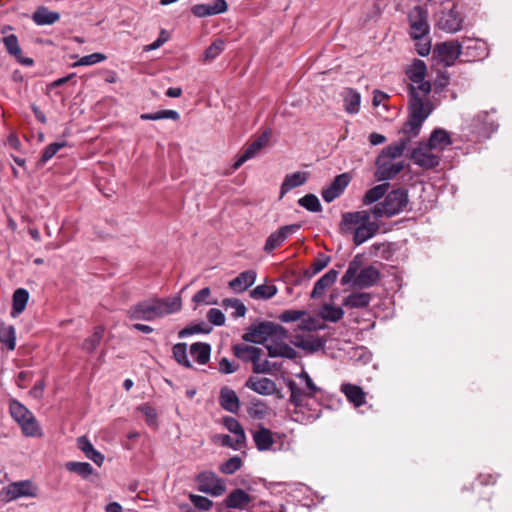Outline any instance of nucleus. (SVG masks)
<instances>
[{
	"label": "nucleus",
	"mask_w": 512,
	"mask_h": 512,
	"mask_svg": "<svg viewBox=\"0 0 512 512\" xmlns=\"http://www.w3.org/2000/svg\"><path fill=\"white\" fill-rule=\"evenodd\" d=\"M223 425L227 430L234 434L237 443H246V436L240 422L230 416L223 418Z\"/></svg>",
	"instance_id": "obj_42"
},
{
	"label": "nucleus",
	"mask_w": 512,
	"mask_h": 512,
	"mask_svg": "<svg viewBox=\"0 0 512 512\" xmlns=\"http://www.w3.org/2000/svg\"><path fill=\"white\" fill-rule=\"evenodd\" d=\"M60 19L58 12L50 11L45 6L38 7L32 14V20L39 26L52 25Z\"/></svg>",
	"instance_id": "obj_33"
},
{
	"label": "nucleus",
	"mask_w": 512,
	"mask_h": 512,
	"mask_svg": "<svg viewBox=\"0 0 512 512\" xmlns=\"http://www.w3.org/2000/svg\"><path fill=\"white\" fill-rule=\"evenodd\" d=\"M331 258L324 254L318 253L317 257L311 263L308 270H306L305 275L308 277H312L326 268L330 262Z\"/></svg>",
	"instance_id": "obj_46"
},
{
	"label": "nucleus",
	"mask_w": 512,
	"mask_h": 512,
	"mask_svg": "<svg viewBox=\"0 0 512 512\" xmlns=\"http://www.w3.org/2000/svg\"><path fill=\"white\" fill-rule=\"evenodd\" d=\"M9 409L12 418L20 425L22 433L25 436H42V430L37 419L23 404L19 401L13 400L10 403Z\"/></svg>",
	"instance_id": "obj_4"
},
{
	"label": "nucleus",
	"mask_w": 512,
	"mask_h": 512,
	"mask_svg": "<svg viewBox=\"0 0 512 512\" xmlns=\"http://www.w3.org/2000/svg\"><path fill=\"white\" fill-rule=\"evenodd\" d=\"M270 132H263L257 139H255L242 153V155L237 159L234 163L233 168L238 169L241 165H243L247 160L255 157L262 148H264L269 141Z\"/></svg>",
	"instance_id": "obj_16"
},
{
	"label": "nucleus",
	"mask_w": 512,
	"mask_h": 512,
	"mask_svg": "<svg viewBox=\"0 0 512 512\" xmlns=\"http://www.w3.org/2000/svg\"><path fill=\"white\" fill-rule=\"evenodd\" d=\"M434 54L445 66H452L457 58L462 56L461 45L458 40H450L435 45Z\"/></svg>",
	"instance_id": "obj_11"
},
{
	"label": "nucleus",
	"mask_w": 512,
	"mask_h": 512,
	"mask_svg": "<svg viewBox=\"0 0 512 512\" xmlns=\"http://www.w3.org/2000/svg\"><path fill=\"white\" fill-rule=\"evenodd\" d=\"M277 293V287L275 285H258L250 291V296L253 299H271Z\"/></svg>",
	"instance_id": "obj_47"
},
{
	"label": "nucleus",
	"mask_w": 512,
	"mask_h": 512,
	"mask_svg": "<svg viewBox=\"0 0 512 512\" xmlns=\"http://www.w3.org/2000/svg\"><path fill=\"white\" fill-rule=\"evenodd\" d=\"M319 315L325 321L338 322L343 318L344 311L341 307L324 304L320 309Z\"/></svg>",
	"instance_id": "obj_44"
},
{
	"label": "nucleus",
	"mask_w": 512,
	"mask_h": 512,
	"mask_svg": "<svg viewBox=\"0 0 512 512\" xmlns=\"http://www.w3.org/2000/svg\"><path fill=\"white\" fill-rule=\"evenodd\" d=\"M253 501L254 497L240 488L234 489L225 498V504L228 508L240 510L248 509Z\"/></svg>",
	"instance_id": "obj_19"
},
{
	"label": "nucleus",
	"mask_w": 512,
	"mask_h": 512,
	"mask_svg": "<svg viewBox=\"0 0 512 512\" xmlns=\"http://www.w3.org/2000/svg\"><path fill=\"white\" fill-rule=\"evenodd\" d=\"M376 164L377 170L375 172V178L378 181L393 179L404 169L402 162L393 163L391 161H383L382 156L377 159Z\"/></svg>",
	"instance_id": "obj_18"
},
{
	"label": "nucleus",
	"mask_w": 512,
	"mask_h": 512,
	"mask_svg": "<svg viewBox=\"0 0 512 512\" xmlns=\"http://www.w3.org/2000/svg\"><path fill=\"white\" fill-rule=\"evenodd\" d=\"M337 277L338 271L335 269L329 270L322 277H320L314 285V288L311 292V298L317 299L321 297L325 290L335 283Z\"/></svg>",
	"instance_id": "obj_31"
},
{
	"label": "nucleus",
	"mask_w": 512,
	"mask_h": 512,
	"mask_svg": "<svg viewBox=\"0 0 512 512\" xmlns=\"http://www.w3.org/2000/svg\"><path fill=\"white\" fill-rule=\"evenodd\" d=\"M464 61L474 62L485 58L488 55L486 43L477 38L464 37L460 42Z\"/></svg>",
	"instance_id": "obj_9"
},
{
	"label": "nucleus",
	"mask_w": 512,
	"mask_h": 512,
	"mask_svg": "<svg viewBox=\"0 0 512 512\" xmlns=\"http://www.w3.org/2000/svg\"><path fill=\"white\" fill-rule=\"evenodd\" d=\"M104 332L105 327L103 325H98L94 327L92 335L83 341L82 349L87 353H93L99 346L103 338Z\"/></svg>",
	"instance_id": "obj_41"
},
{
	"label": "nucleus",
	"mask_w": 512,
	"mask_h": 512,
	"mask_svg": "<svg viewBox=\"0 0 512 512\" xmlns=\"http://www.w3.org/2000/svg\"><path fill=\"white\" fill-rule=\"evenodd\" d=\"M301 228L300 224L284 225L271 233L264 244L263 250L271 254L274 250L281 247L283 243Z\"/></svg>",
	"instance_id": "obj_10"
},
{
	"label": "nucleus",
	"mask_w": 512,
	"mask_h": 512,
	"mask_svg": "<svg viewBox=\"0 0 512 512\" xmlns=\"http://www.w3.org/2000/svg\"><path fill=\"white\" fill-rule=\"evenodd\" d=\"M386 211L392 217L405 210L409 203L408 192L404 188L393 189L384 198Z\"/></svg>",
	"instance_id": "obj_12"
},
{
	"label": "nucleus",
	"mask_w": 512,
	"mask_h": 512,
	"mask_svg": "<svg viewBox=\"0 0 512 512\" xmlns=\"http://www.w3.org/2000/svg\"><path fill=\"white\" fill-rule=\"evenodd\" d=\"M388 188L389 183H383L372 187L365 193L363 197V204L370 205L377 202L386 195Z\"/></svg>",
	"instance_id": "obj_43"
},
{
	"label": "nucleus",
	"mask_w": 512,
	"mask_h": 512,
	"mask_svg": "<svg viewBox=\"0 0 512 512\" xmlns=\"http://www.w3.org/2000/svg\"><path fill=\"white\" fill-rule=\"evenodd\" d=\"M222 305L226 309L229 307L234 309V312L232 313L234 318L243 317L246 313L245 305L238 299H224L222 301Z\"/></svg>",
	"instance_id": "obj_57"
},
{
	"label": "nucleus",
	"mask_w": 512,
	"mask_h": 512,
	"mask_svg": "<svg viewBox=\"0 0 512 512\" xmlns=\"http://www.w3.org/2000/svg\"><path fill=\"white\" fill-rule=\"evenodd\" d=\"M245 386L260 395H272L276 391V383L265 377H249Z\"/></svg>",
	"instance_id": "obj_26"
},
{
	"label": "nucleus",
	"mask_w": 512,
	"mask_h": 512,
	"mask_svg": "<svg viewBox=\"0 0 512 512\" xmlns=\"http://www.w3.org/2000/svg\"><path fill=\"white\" fill-rule=\"evenodd\" d=\"M286 386L290 391L289 402L295 408L305 407L306 406L305 399L308 398L307 389L306 390L301 389L297 385V383L292 379L286 380Z\"/></svg>",
	"instance_id": "obj_32"
},
{
	"label": "nucleus",
	"mask_w": 512,
	"mask_h": 512,
	"mask_svg": "<svg viewBox=\"0 0 512 512\" xmlns=\"http://www.w3.org/2000/svg\"><path fill=\"white\" fill-rule=\"evenodd\" d=\"M173 358L175 361L184 366L185 368H192V364L187 356V345L186 343H177L172 348Z\"/></svg>",
	"instance_id": "obj_48"
},
{
	"label": "nucleus",
	"mask_w": 512,
	"mask_h": 512,
	"mask_svg": "<svg viewBox=\"0 0 512 512\" xmlns=\"http://www.w3.org/2000/svg\"><path fill=\"white\" fill-rule=\"evenodd\" d=\"M3 43L7 52L14 56L16 60L26 66H32L34 64V60L29 57H24L22 55V50L18 43V38L14 34H10L3 38Z\"/></svg>",
	"instance_id": "obj_27"
},
{
	"label": "nucleus",
	"mask_w": 512,
	"mask_h": 512,
	"mask_svg": "<svg viewBox=\"0 0 512 512\" xmlns=\"http://www.w3.org/2000/svg\"><path fill=\"white\" fill-rule=\"evenodd\" d=\"M422 142L425 143L428 148L434 149L438 153L444 151L452 143L449 133L442 128L434 129L429 139Z\"/></svg>",
	"instance_id": "obj_21"
},
{
	"label": "nucleus",
	"mask_w": 512,
	"mask_h": 512,
	"mask_svg": "<svg viewBox=\"0 0 512 512\" xmlns=\"http://www.w3.org/2000/svg\"><path fill=\"white\" fill-rule=\"evenodd\" d=\"M363 263L362 255L358 254L356 255L349 263L348 268L345 272V274L341 278V284L347 285L351 282L354 283L355 278L357 277L358 273L361 271V266Z\"/></svg>",
	"instance_id": "obj_40"
},
{
	"label": "nucleus",
	"mask_w": 512,
	"mask_h": 512,
	"mask_svg": "<svg viewBox=\"0 0 512 512\" xmlns=\"http://www.w3.org/2000/svg\"><path fill=\"white\" fill-rule=\"evenodd\" d=\"M36 488L32 485V482H11L6 488H4L0 496L3 501L9 502L22 496H36Z\"/></svg>",
	"instance_id": "obj_13"
},
{
	"label": "nucleus",
	"mask_w": 512,
	"mask_h": 512,
	"mask_svg": "<svg viewBox=\"0 0 512 512\" xmlns=\"http://www.w3.org/2000/svg\"><path fill=\"white\" fill-rule=\"evenodd\" d=\"M241 467V459L237 456L229 458L220 465V471L224 474H233Z\"/></svg>",
	"instance_id": "obj_62"
},
{
	"label": "nucleus",
	"mask_w": 512,
	"mask_h": 512,
	"mask_svg": "<svg viewBox=\"0 0 512 512\" xmlns=\"http://www.w3.org/2000/svg\"><path fill=\"white\" fill-rule=\"evenodd\" d=\"M267 412V405L259 399L252 400L247 407V413L253 419H263Z\"/></svg>",
	"instance_id": "obj_49"
},
{
	"label": "nucleus",
	"mask_w": 512,
	"mask_h": 512,
	"mask_svg": "<svg viewBox=\"0 0 512 512\" xmlns=\"http://www.w3.org/2000/svg\"><path fill=\"white\" fill-rule=\"evenodd\" d=\"M208 321L216 326H222L225 323V316L220 309L211 308L207 313Z\"/></svg>",
	"instance_id": "obj_64"
},
{
	"label": "nucleus",
	"mask_w": 512,
	"mask_h": 512,
	"mask_svg": "<svg viewBox=\"0 0 512 512\" xmlns=\"http://www.w3.org/2000/svg\"><path fill=\"white\" fill-rule=\"evenodd\" d=\"M306 314L303 310H285L279 315L281 322H294L301 319Z\"/></svg>",
	"instance_id": "obj_63"
},
{
	"label": "nucleus",
	"mask_w": 512,
	"mask_h": 512,
	"mask_svg": "<svg viewBox=\"0 0 512 512\" xmlns=\"http://www.w3.org/2000/svg\"><path fill=\"white\" fill-rule=\"evenodd\" d=\"M283 340L284 339L273 337L271 343L265 346L268 356L271 358L282 357L291 360L295 359L297 357L296 350L286 344Z\"/></svg>",
	"instance_id": "obj_20"
},
{
	"label": "nucleus",
	"mask_w": 512,
	"mask_h": 512,
	"mask_svg": "<svg viewBox=\"0 0 512 512\" xmlns=\"http://www.w3.org/2000/svg\"><path fill=\"white\" fill-rule=\"evenodd\" d=\"M410 23V36L414 40L424 39L430 30L428 24L427 10L420 6H415L408 15Z\"/></svg>",
	"instance_id": "obj_6"
},
{
	"label": "nucleus",
	"mask_w": 512,
	"mask_h": 512,
	"mask_svg": "<svg viewBox=\"0 0 512 512\" xmlns=\"http://www.w3.org/2000/svg\"><path fill=\"white\" fill-rule=\"evenodd\" d=\"M431 110H422L419 108H408V119L403 124L399 133L403 134L402 138H409V142L418 136L424 121L431 114Z\"/></svg>",
	"instance_id": "obj_5"
},
{
	"label": "nucleus",
	"mask_w": 512,
	"mask_h": 512,
	"mask_svg": "<svg viewBox=\"0 0 512 512\" xmlns=\"http://www.w3.org/2000/svg\"><path fill=\"white\" fill-rule=\"evenodd\" d=\"M232 351L235 357L245 363L251 362L252 366L262 355V349L246 344H235Z\"/></svg>",
	"instance_id": "obj_22"
},
{
	"label": "nucleus",
	"mask_w": 512,
	"mask_h": 512,
	"mask_svg": "<svg viewBox=\"0 0 512 512\" xmlns=\"http://www.w3.org/2000/svg\"><path fill=\"white\" fill-rule=\"evenodd\" d=\"M308 178L307 172H294L291 174H287L281 184L280 187V196L279 198L282 199L286 193H288L293 188L302 186L305 184Z\"/></svg>",
	"instance_id": "obj_30"
},
{
	"label": "nucleus",
	"mask_w": 512,
	"mask_h": 512,
	"mask_svg": "<svg viewBox=\"0 0 512 512\" xmlns=\"http://www.w3.org/2000/svg\"><path fill=\"white\" fill-rule=\"evenodd\" d=\"M298 204L310 212H321L322 206L314 194H306L298 200Z\"/></svg>",
	"instance_id": "obj_54"
},
{
	"label": "nucleus",
	"mask_w": 512,
	"mask_h": 512,
	"mask_svg": "<svg viewBox=\"0 0 512 512\" xmlns=\"http://www.w3.org/2000/svg\"><path fill=\"white\" fill-rule=\"evenodd\" d=\"M427 74V66L423 60L415 59L411 65L405 69L409 83L407 85L408 92V108H419L422 110H433L429 95L432 90L430 81L425 80Z\"/></svg>",
	"instance_id": "obj_1"
},
{
	"label": "nucleus",
	"mask_w": 512,
	"mask_h": 512,
	"mask_svg": "<svg viewBox=\"0 0 512 512\" xmlns=\"http://www.w3.org/2000/svg\"><path fill=\"white\" fill-rule=\"evenodd\" d=\"M371 301V294L367 292H354L343 300V306L347 308H366Z\"/></svg>",
	"instance_id": "obj_36"
},
{
	"label": "nucleus",
	"mask_w": 512,
	"mask_h": 512,
	"mask_svg": "<svg viewBox=\"0 0 512 512\" xmlns=\"http://www.w3.org/2000/svg\"><path fill=\"white\" fill-rule=\"evenodd\" d=\"M181 301L175 299L173 301H164L161 299H149L140 301L126 311V315L130 320L153 321L165 315L179 311Z\"/></svg>",
	"instance_id": "obj_2"
},
{
	"label": "nucleus",
	"mask_w": 512,
	"mask_h": 512,
	"mask_svg": "<svg viewBox=\"0 0 512 512\" xmlns=\"http://www.w3.org/2000/svg\"><path fill=\"white\" fill-rule=\"evenodd\" d=\"M434 151V149L428 148V146L421 141L418 146L412 150L411 159L414 164L423 169H433L440 164L441 160L439 153Z\"/></svg>",
	"instance_id": "obj_7"
},
{
	"label": "nucleus",
	"mask_w": 512,
	"mask_h": 512,
	"mask_svg": "<svg viewBox=\"0 0 512 512\" xmlns=\"http://www.w3.org/2000/svg\"><path fill=\"white\" fill-rule=\"evenodd\" d=\"M380 280V272L373 265H369L358 273L354 280V285L359 288H369Z\"/></svg>",
	"instance_id": "obj_24"
},
{
	"label": "nucleus",
	"mask_w": 512,
	"mask_h": 512,
	"mask_svg": "<svg viewBox=\"0 0 512 512\" xmlns=\"http://www.w3.org/2000/svg\"><path fill=\"white\" fill-rule=\"evenodd\" d=\"M324 347V342L318 336L309 335L306 336L303 342H299V348L314 353Z\"/></svg>",
	"instance_id": "obj_53"
},
{
	"label": "nucleus",
	"mask_w": 512,
	"mask_h": 512,
	"mask_svg": "<svg viewBox=\"0 0 512 512\" xmlns=\"http://www.w3.org/2000/svg\"><path fill=\"white\" fill-rule=\"evenodd\" d=\"M351 177L348 173L337 175L332 183L321 192L325 202L330 203L338 198L350 183Z\"/></svg>",
	"instance_id": "obj_15"
},
{
	"label": "nucleus",
	"mask_w": 512,
	"mask_h": 512,
	"mask_svg": "<svg viewBox=\"0 0 512 512\" xmlns=\"http://www.w3.org/2000/svg\"><path fill=\"white\" fill-rule=\"evenodd\" d=\"M256 271L246 270L229 282V287L237 293L244 292L251 287L256 280Z\"/></svg>",
	"instance_id": "obj_29"
},
{
	"label": "nucleus",
	"mask_w": 512,
	"mask_h": 512,
	"mask_svg": "<svg viewBox=\"0 0 512 512\" xmlns=\"http://www.w3.org/2000/svg\"><path fill=\"white\" fill-rule=\"evenodd\" d=\"M253 440L259 451L269 450L274 444L272 432L263 426L253 433Z\"/></svg>",
	"instance_id": "obj_35"
},
{
	"label": "nucleus",
	"mask_w": 512,
	"mask_h": 512,
	"mask_svg": "<svg viewBox=\"0 0 512 512\" xmlns=\"http://www.w3.org/2000/svg\"><path fill=\"white\" fill-rule=\"evenodd\" d=\"M228 5L226 0H214L207 4H196L191 8V12L194 16L203 18L207 16L218 15L226 12Z\"/></svg>",
	"instance_id": "obj_17"
},
{
	"label": "nucleus",
	"mask_w": 512,
	"mask_h": 512,
	"mask_svg": "<svg viewBox=\"0 0 512 512\" xmlns=\"http://www.w3.org/2000/svg\"><path fill=\"white\" fill-rule=\"evenodd\" d=\"M65 469L69 472L75 473L77 476L82 478L89 477L93 471V468L89 463L74 461L65 463Z\"/></svg>",
	"instance_id": "obj_45"
},
{
	"label": "nucleus",
	"mask_w": 512,
	"mask_h": 512,
	"mask_svg": "<svg viewBox=\"0 0 512 512\" xmlns=\"http://www.w3.org/2000/svg\"><path fill=\"white\" fill-rule=\"evenodd\" d=\"M219 404L224 410L234 414L238 413L240 409V400L236 392L228 387L221 388Z\"/></svg>",
	"instance_id": "obj_28"
},
{
	"label": "nucleus",
	"mask_w": 512,
	"mask_h": 512,
	"mask_svg": "<svg viewBox=\"0 0 512 512\" xmlns=\"http://www.w3.org/2000/svg\"><path fill=\"white\" fill-rule=\"evenodd\" d=\"M297 377L304 381L308 398H314L316 394L321 391L306 371L303 370L301 373L297 374Z\"/></svg>",
	"instance_id": "obj_60"
},
{
	"label": "nucleus",
	"mask_w": 512,
	"mask_h": 512,
	"mask_svg": "<svg viewBox=\"0 0 512 512\" xmlns=\"http://www.w3.org/2000/svg\"><path fill=\"white\" fill-rule=\"evenodd\" d=\"M67 143L63 142H54L45 147L42 156L41 162L45 163L49 161L61 148L65 147Z\"/></svg>",
	"instance_id": "obj_61"
},
{
	"label": "nucleus",
	"mask_w": 512,
	"mask_h": 512,
	"mask_svg": "<svg viewBox=\"0 0 512 512\" xmlns=\"http://www.w3.org/2000/svg\"><path fill=\"white\" fill-rule=\"evenodd\" d=\"M180 115L175 110H160L154 113H143L140 115L141 120H161V119H172L179 120Z\"/></svg>",
	"instance_id": "obj_52"
},
{
	"label": "nucleus",
	"mask_w": 512,
	"mask_h": 512,
	"mask_svg": "<svg viewBox=\"0 0 512 512\" xmlns=\"http://www.w3.org/2000/svg\"><path fill=\"white\" fill-rule=\"evenodd\" d=\"M409 143V138H400L398 142L390 144L383 150V154L389 158L400 157Z\"/></svg>",
	"instance_id": "obj_51"
},
{
	"label": "nucleus",
	"mask_w": 512,
	"mask_h": 512,
	"mask_svg": "<svg viewBox=\"0 0 512 512\" xmlns=\"http://www.w3.org/2000/svg\"><path fill=\"white\" fill-rule=\"evenodd\" d=\"M225 47V42L218 38L214 40L204 51V59L207 61L214 60L223 50Z\"/></svg>",
	"instance_id": "obj_56"
},
{
	"label": "nucleus",
	"mask_w": 512,
	"mask_h": 512,
	"mask_svg": "<svg viewBox=\"0 0 512 512\" xmlns=\"http://www.w3.org/2000/svg\"><path fill=\"white\" fill-rule=\"evenodd\" d=\"M340 391L345 395L347 400L356 408L361 407L366 403V393L364 390L355 384L343 383Z\"/></svg>",
	"instance_id": "obj_25"
},
{
	"label": "nucleus",
	"mask_w": 512,
	"mask_h": 512,
	"mask_svg": "<svg viewBox=\"0 0 512 512\" xmlns=\"http://www.w3.org/2000/svg\"><path fill=\"white\" fill-rule=\"evenodd\" d=\"M77 446L88 459L92 460L98 466L103 463L104 456L94 449L92 443L86 436H81L77 439Z\"/></svg>",
	"instance_id": "obj_34"
},
{
	"label": "nucleus",
	"mask_w": 512,
	"mask_h": 512,
	"mask_svg": "<svg viewBox=\"0 0 512 512\" xmlns=\"http://www.w3.org/2000/svg\"><path fill=\"white\" fill-rule=\"evenodd\" d=\"M29 300V293L24 288H18L14 291L13 297H12V311L11 315L13 317L18 316L21 314L27 305V302Z\"/></svg>",
	"instance_id": "obj_37"
},
{
	"label": "nucleus",
	"mask_w": 512,
	"mask_h": 512,
	"mask_svg": "<svg viewBox=\"0 0 512 512\" xmlns=\"http://www.w3.org/2000/svg\"><path fill=\"white\" fill-rule=\"evenodd\" d=\"M379 229L380 225L376 221H371L368 219V222L358 226L357 229L352 232L354 244L356 246L363 244L365 241L376 235Z\"/></svg>",
	"instance_id": "obj_23"
},
{
	"label": "nucleus",
	"mask_w": 512,
	"mask_h": 512,
	"mask_svg": "<svg viewBox=\"0 0 512 512\" xmlns=\"http://www.w3.org/2000/svg\"><path fill=\"white\" fill-rule=\"evenodd\" d=\"M212 330V328L205 324L204 322L198 323V324H192L188 325L182 330L179 331L178 337L179 338H185L187 336L193 335V334H199L204 333L207 334Z\"/></svg>",
	"instance_id": "obj_55"
},
{
	"label": "nucleus",
	"mask_w": 512,
	"mask_h": 512,
	"mask_svg": "<svg viewBox=\"0 0 512 512\" xmlns=\"http://www.w3.org/2000/svg\"><path fill=\"white\" fill-rule=\"evenodd\" d=\"M192 357L201 365L208 363L211 354V346L208 343L196 342L190 346Z\"/></svg>",
	"instance_id": "obj_38"
},
{
	"label": "nucleus",
	"mask_w": 512,
	"mask_h": 512,
	"mask_svg": "<svg viewBox=\"0 0 512 512\" xmlns=\"http://www.w3.org/2000/svg\"><path fill=\"white\" fill-rule=\"evenodd\" d=\"M0 341L6 345L8 350H14L16 347L15 328L10 326H2L0 328Z\"/></svg>",
	"instance_id": "obj_50"
},
{
	"label": "nucleus",
	"mask_w": 512,
	"mask_h": 512,
	"mask_svg": "<svg viewBox=\"0 0 512 512\" xmlns=\"http://www.w3.org/2000/svg\"><path fill=\"white\" fill-rule=\"evenodd\" d=\"M269 337L286 339L287 330L274 322L262 321L247 327L242 339L249 343L263 344Z\"/></svg>",
	"instance_id": "obj_3"
},
{
	"label": "nucleus",
	"mask_w": 512,
	"mask_h": 512,
	"mask_svg": "<svg viewBox=\"0 0 512 512\" xmlns=\"http://www.w3.org/2000/svg\"><path fill=\"white\" fill-rule=\"evenodd\" d=\"M361 96L353 88H347L344 92V108L349 114H356L360 109Z\"/></svg>",
	"instance_id": "obj_39"
},
{
	"label": "nucleus",
	"mask_w": 512,
	"mask_h": 512,
	"mask_svg": "<svg viewBox=\"0 0 512 512\" xmlns=\"http://www.w3.org/2000/svg\"><path fill=\"white\" fill-rule=\"evenodd\" d=\"M214 440H215V442L220 443L222 446L229 447L234 450H241L242 448L245 447V444H246V443H237L235 436L231 437L230 435H227V434L216 435Z\"/></svg>",
	"instance_id": "obj_58"
},
{
	"label": "nucleus",
	"mask_w": 512,
	"mask_h": 512,
	"mask_svg": "<svg viewBox=\"0 0 512 512\" xmlns=\"http://www.w3.org/2000/svg\"><path fill=\"white\" fill-rule=\"evenodd\" d=\"M464 17L456 4L449 10H443L439 14L437 27L447 33H456L462 29Z\"/></svg>",
	"instance_id": "obj_8"
},
{
	"label": "nucleus",
	"mask_w": 512,
	"mask_h": 512,
	"mask_svg": "<svg viewBox=\"0 0 512 512\" xmlns=\"http://www.w3.org/2000/svg\"><path fill=\"white\" fill-rule=\"evenodd\" d=\"M106 59V56L102 53L96 52L90 55H85L81 57L77 62L73 63V67L77 66H90L97 63H100Z\"/></svg>",
	"instance_id": "obj_59"
},
{
	"label": "nucleus",
	"mask_w": 512,
	"mask_h": 512,
	"mask_svg": "<svg viewBox=\"0 0 512 512\" xmlns=\"http://www.w3.org/2000/svg\"><path fill=\"white\" fill-rule=\"evenodd\" d=\"M370 219V213L367 210L345 212L342 214V219L339 225L341 233H352L358 226Z\"/></svg>",
	"instance_id": "obj_14"
}]
</instances>
